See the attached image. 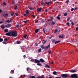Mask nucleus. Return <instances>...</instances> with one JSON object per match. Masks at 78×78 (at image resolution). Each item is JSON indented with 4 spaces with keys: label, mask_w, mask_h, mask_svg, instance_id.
<instances>
[{
    "label": "nucleus",
    "mask_w": 78,
    "mask_h": 78,
    "mask_svg": "<svg viewBox=\"0 0 78 78\" xmlns=\"http://www.w3.org/2000/svg\"><path fill=\"white\" fill-rule=\"evenodd\" d=\"M6 36H8L10 37H16L17 36V32L16 31H10L5 34Z\"/></svg>",
    "instance_id": "nucleus-1"
},
{
    "label": "nucleus",
    "mask_w": 78,
    "mask_h": 78,
    "mask_svg": "<svg viewBox=\"0 0 78 78\" xmlns=\"http://www.w3.org/2000/svg\"><path fill=\"white\" fill-rule=\"evenodd\" d=\"M50 47V44H49L47 46H44L42 45L41 48L42 49H48L49 47Z\"/></svg>",
    "instance_id": "nucleus-2"
},
{
    "label": "nucleus",
    "mask_w": 78,
    "mask_h": 78,
    "mask_svg": "<svg viewBox=\"0 0 78 78\" xmlns=\"http://www.w3.org/2000/svg\"><path fill=\"white\" fill-rule=\"evenodd\" d=\"M12 25L11 24H8L5 26V27H7V28H10L11 27Z\"/></svg>",
    "instance_id": "nucleus-3"
},
{
    "label": "nucleus",
    "mask_w": 78,
    "mask_h": 78,
    "mask_svg": "<svg viewBox=\"0 0 78 78\" xmlns=\"http://www.w3.org/2000/svg\"><path fill=\"white\" fill-rule=\"evenodd\" d=\"M2 16H3V17H4L6 18V17H7L9 16V15L8 14L6 13L2 14Z\"/></svg>",
    "instance_id": "nucleus-4"
},
{
    "label": "nucleus",
    "mask_w": 78,
    "mask_h": 78,
    "mask_svg": "<svg viewBox=\"0 0 78 78\" xmlns=\"http://www.w3.org/2000/svg\"><path fill=\"white\" fill-rule=\"evenodd\" d=\"M35 63H37V64L38 63H40V61H39V60L37 59H35Z\"/></svg>",
    "instance_id": "nucleus-5"
},
{
    "label": "nucleus",
    "mask_w": 78,
    "mask_h": 78,
    "mask_svg": "<svg viewBox=\"0 0 78 78\" xmlns=\"http://www.w3.org/2000/svg\"><path fill=\"white\" fill-rule=\"evenodd\" d=\"M41 10H42V8H40L38 9H37V12H41Z\"/></svg>",
    "instance_id": "nucleus-6"
},
{
    "label": "nucleus",
    "mask_w": 78,
    "mask_h": 78,
    "mask_svg": "<svg viewBox=\"0 0 78 78\" xmlns=\"http://www.w3.org/2000/svg\"><path fill=\"white\" fill-rule=\"evenodd\" d=\"M40 62H44L45 61L42 58H41L39 60Z\"/></svg>",
    "instance_id": "nucleus-7"
},
{
    "label": "nucleus",
    "mask_w": 78,
    "mask_h": 78,
    "mask_svg": "<svg viewBox=\"0 0 78 78\" xmlns=\"http://www.w3.org/2000/svg\"><path fill=\"white\" fill-rule=\"evenodd\" d=\"M69 72L71 73H75V72H76V70H70Z\"/></svg>",
    "instance_id": "nucleus-8"
},
{
    "label": "nucleus",
    "mask_w": 78,
    "mask_h": 78,
    "mask_svg": "<svg viewBox=\"0 0 78 78\" xmlns=\"http://www.w3.org/2000/svg\"><path fill=\"white\" fill-rule=\"evenodd\" d=\"M51 41L52 43H54V42H56V40H55V39H52L51 40Z\"/></svg>",
    "instance_id": "nucleus-9"
},
{
    "label": "nucleus",
    "mask_w": 78,
    "mask_h": 78,
    "mask_svg": "<svg viewBox=\"0 0 78 78\" xmlns=\"http://www.w3.org/2000/svg\"><path fill=\"white\" fill-rule=\"evenodd\" d=\"M51 25H55V22H54V21H51Z\"/></svg>",
    "instance_id": "nucleus-10"
},
{
    "label": "nucleus",
    "mask_w": 78,
    "mask_h": 78,
    "mask_svg": "<svg viewBox=\"0 0 78 78\" xmlns=\"http://www.w3.org/2000/svg\"><path fill=\"white\" fill-rule=\"evenodd\" d=\"M53 75H57V73L56 71H54L53 73Z\"/></svg>",
    "instance_id": "nucleus-11"
},
{
    "label": "nucleus",
    "mask_w": 78,
    "mask_h": 78,
    "mask_svg": "<svg viewBox=\"0 0 78 78\" xmlns=\"http://www.w3.org/2000/svg\"><path fill=\"white\" fill-rule=\"evenodd\" d=\"M25 12L27 14H29V10H26V11Z\"/></svg>",
    "instance_id": "nucleus-12"
},
{
    "label": "nucleus",
    "mask_w": 78,
    "mask_h": 78,
    "mask_svg": "<svg viewBox=\"0 0 78 78\" xmlns=\"http://www.w3.org/2000/svg\"><path fill=\"white\" fill-rule=\"evenodd\" d=\"M39 31V29H36L35 30V33H37V32Z\"/></svg>",
    "instance_id": "nucleus-13"
},
{
    "label": "nucleus",
    "mask_w": 78,
    "mask_h": 78,
    "mask_svg": "<svg viewBox=\"0 0 78 78\" xmlns=\"http://www.w3.org/2000/svg\"><path fill=\"white\" fill-rule=\"evenodd\" d=\"M59 42H61V41H55V44H58V43H59Z\"/></svg>",
    "instance_id": "nucleus-14"
},
{
    "label": "nucleus",
    "mask_w": 78,
    "mask_h": 78,
    "mask_svg": "<svg viewBox=\"0 0 78 78\" xmlns=\"http://www.w3.org/2000/svg\"><path fill=\"white\" fill-rule=\"evenodd\" d=\"M45 67L46 68H50V66H49L48 65H46V66H45Z\"/></svg>",
    "instance_id": "nucleus-15"
},
{
    "label": "nucleus",
    "mask_w": 78,
    "mask_h": 78,
    "mask_svg": "<svg viewBox=\"0 0 78 78\" xmlns=\"http://www.w3.org/2000/svg\"><path fill=\"white\" fill-rule=\"evenodd\" d=\"M14 73V70H12L10 72V73L11 74H13Z\"/></svg>",
    "instance_id": "nucleus-16"
},
{
    "label": "nucleus",
    "mask_w": 78,
    "mask_h": 78,
    "mask_svg": "<svg viewBox=\"0 0 78 78\" xmlns=\"http://www.w3.org/2000/svg\"><path fill=\"white\" fill-rule=\"evenodd\" d=\"M28 8H29V9H30V10H33V8L31 7H30V6H28Z\"/></svg>",
    "instance_id": "nucleus-17"
},
{
    "label": "nucleus",
    "mask_w": 78,
    "mask_h": 78,
    "mask_svg": "<svg viewBox=\"0 0 78 78\" xmlns=\"http://www.w3.org/2000/svg\"><path fill=\"white\" fill-rule=\"evenodd\" d=\"M45 3H46V4H47V5H48L50 3H51V1H50V2H45Z\"/></svg>",
    "instance_id": "nucleus-18"
},
{
    "label": "nucleus",
    "mask_w": 78,
    "mask_h": 78,
    "mask_svg": "<svg viewBox=\"0 0 78 78\" xmlns=\"http://www.w3.org/2000/svg\"><path fill=\"white\" fill-rule=\"evenodd\" d=\"M37 66H42V64L41 63H37Z\"/></svg>",
    "instance_id": "nucleus-19"
},
{
    "label": "nucleus",
    "mask_w": 78,
    "mask_h": 78,
    "mask_svg": "<svg viewBox=\"0 0 78 78\" xmlns=\"http://www.w3.org/2000/svg\"><path fill=\"white\" fill-rule=\"evenodd\" d=\"M4 31H5V32L6 33H8V31H9L8 29H5Z\"/></svg>",
    "instance_id": "nucleus-20"
},
{
    "label": "nucleus",
    "mask_w": 78,
    "mask_h": 78,
    "mask_svg": "<svg viewBox=\"0 0 78 78\" xmlns=\"http://www.w3.org/2000/svg\"><path fill=\"white\" fill-rule=\"evenodd\" d=\"M30 68H29V67H28L27 68V72H29V70H30Z\"/></svg>",
    "instance_id": "nucleus-21"
},
{
    "label": "nucleus",
    "mask_w": 78,
    "mask_h": 78,
    "mask_svg": "<svg viewBox=\"0 0 78 78\" xmlns=\"http://www.w3.org/2000/svg\"><path fill=\"white\" fill-rule=\"evenodd\" d=\"M3 41V38H0V42H2Z\"/></svg>",
    "instance_id": "nucleus-22"
},
{
    "label": "nucleus",
    "mask_w": 78,
    "mask_h": 78,
    "mask_svg": "<svg viewBox=\"0 0 78 78\" xmlns=\"http://www.w3.org/2000/svg\"><path fill=\"white\" fill-rule=\"evenodd\" d=\"M47 41H45V40H43V41H42V43L43 44H45V43H46V42Z\"/></svg>",
    "instance_id": "nucleus-23"
},
{
    "label": "nucleus",
    "mask_w": 78,
    "mask_h": 78,
    "mask_svg": "<svg viewBox=\"0 0 78 78\" xmlns=\"http://www.w3.org/2000/svg\"><path fill=\"white\" fill-rule=\"evenodd\" d=\"M59 38L62 39V38H63V37H64V36H61V35H59Z\"/></svg>",
    "instance_id": "nucleus-24"
},
{
    "label": "nucleus",
    "mask_w": 78,
    "mask_h": 78,
    "mask_svg": "<svg viewBox=\"0 0 78 78\" xmlns=\"http://www.w3.org/2000/svg\"><path fill=\"white\" fill-rule=\"evenodd\" d=\"M41 51H42V49L41 48H40L38 50V51L39 52H41Z\"/></svg>",
    "instance_id": "nucleus-25"
},
{
    "label": "nucleus",
    "mask_w": 78,
    "mask_h": 78,
    "mask_svg": "<svg viewBox=\"0 0 78 78\" xmlns=\"http://www.w3.org/2000/svg\"><path fill=\"white\" fill-rule=\"evenodd\" d=\"M5 26L2 25L1 26V28H2V29H4V28H5Z\"/></svg>",
    "instance_id": "nucleus-26"
},
{
    "label": "nucleus",
    "mask_w": 78,
    "mask_h": 78,
    "mask_svg": "<svg viewBox=\"0 0 78 78\" xmlns=\"http://www.w3.org/2000/svg\"><path fill=\"white\" fill-rule=\"evenodd\" d=\"M53 20V17H51L50 19L49 20H48V21H51V20Z\"/></svg>",
    "instance_id": "nucleus-27"
},
{
    "label": "nucleus",
    "mask_w": 78,
    "mask_h": 78,
    "mask_svg": "<svg viewBox=\"0 0 78 78\" xmlns=\"http://www.w3.org/2000/svg\"><path fill=\"white\" fill-rule=\"evenodd\" d=\"M57 19H58V20H60V19H61V18H60V17H59V16H58L57 17Z\"/></svg>",
    "instance_id": "nucleus-28"
},
{
    "label": "nucleus",
    "mask_w": 78,
    "mask_h": 78,
    "mask_svg": "<svg viewBox=\"0 0 78 78\" xmlns=\"http://www.w3.org/2000/svg\"><path fill=\"white\" fill-rule=\"evenodd\" d=\"M5 22H7V23H9L10 22V21L9 20H7L5 21Z\"/></svg>",
    "instance_id": "nucleus-29"
},
{
    "label": "nucleus",
    "mask_w": 78,
    "mask_h": 78,
    "mask_svg": "<svg viewBox=\"0 0 78 78\" xmlns=\"http://www.w3.org/2000/svg\"><path fill=\"white\" fill-rule=\"evenodd\" d=\"M27 35H24L23 36L24 38H27Z\"/></svg>",
    "instance_id": "nucleus-30"
},
{
    "label": "nucleus",
    "mask_w": 78,
    "mask_h": 78,
    "mask_svg": "<svg viewBox=\"0 0 78 78\" xmlns=\"http://www.w3.org/2000/svg\"><path fill=\"white\" fill-rule=\"evenodd\" d=\"M16 9H17V6L16 5L15 7V9L16 10Z\"/></svg>",
    "instance_id": "nucleus-31"
},
{
    "label": "nucleus",
    "mask_w": 78,
    "mask_h": 78,
    "mask_svg": "<svg viewBox=\"0 0 78 78\" xmlns=\"http://www.w3.org/2000/svg\"><path fill=\"white\" fill-rule=\"evenodd\" d=\"M17 44H20V41H17Z\"/></svg>",
    "instance_id": "nucleus-32"
},
{
    "label": "nucleus",
    "mask_w": 78,
    "mask_h": 78,
    "mask_svg": "<svg viewBox=\"0 0 78 78\" xmlns=\"http://www.w3.org/2000/svg\"><path fill=\"white\" fill-rule=\"evenodd\" d=\"M25 47L24 46H23L21 48V50H22V49H23Z\"/></svg>",
    "instance_id": "nucleus-33"
},
{
    "label": "nucleus",
    "mask_w": 78,
    "mask_h": 78,
    "mask_svg": "<svg viewBox=\"0 0 78 78\" xmlns=\"http://www.w3.org/2000/svg\"><path fill=\"white\" fill-rule=\"evenodd\" d=\"M4 41H6V42H8V39L7 38H5Z\"/></svg>",
    "instance_id": "nucleus-34"
},
{
    "label": "nucleus",
    "mask_w": 78,
    "mask_h": 78,
    "mask_svg": "<svg viewBox=\"0 0 78 78\" xmlns=\"http://www.w3.org/2000/svg\"><path fill=\"white\" fill-rule=\"evenodd\" d=\"M30 78H36L35 76H32L30 77Z\"/></svg>",
    "instance_id": "nucleus-35"
},
{
    "label": "nucleus",
    "mask_w": 78,
    "mask_h": 78,
    "mask_svg": "<svg viewBox=\"0 0 78 78\" xmlns=\"http://www.w3.org/2000/svg\"><path fill=\"white\" fill-rule=\"evenodd\" d=\"M57 31H58V30L57 29H56L55 30V31H54L55 33H57Z\"/></svg>",
    "instance_id": "nucleus-36"
},
{
    "label": "nucleus",
    "mask_w": 78,
    "mask_h": 78,
    "mask_svg": "<svg viewBox=\"0 0 78 78\" xmlns=\"http://www.w3.org/2000/svg\"><path fill=\"white\" fill-rule=\"evenodd\" d=\"M19 27V25L18 24L15 27V28H17V27Z\"/></svg>",
    "instance_id": "nucleus-37"
},
{
    "label": "nucleus",
    "mask_w": 78,
    "mask_h": 78,
    "mask_svg": "<svg viewBox=\"0 0 78 78\" xmlns=\"http://www.w3.org/2000/svg\"><path fill=\"white\" fill-rule=\"evenodd\" d=\"M32 16L34 17V18H35L36 17V16L35 15H32Z\"/></svg>",
    "instance_id": "nucleus-38"
},
{
    "label": "nucleus",
    "mask_w": 78,
    "mask_h": 78,
    "mask_svg": "<svg viewBox=\"0 0 78 78\" xmlns=\"http://www.w3.org/2000/svg\"><path fill=\"white\" fill-rule=\"evenodd\" d=\"M23 22H24V23H27V21H23Z\"/></svg>",
    "instance_id": "nucleus-39"
},
{
    "label": "nucleus",
    "mask_w": 78,
    "mask_h": 78,
    "mask_svg": "<svg viewBox=\"0 0 78 78\" xmlns=\"http://www.w3.org/2000/svg\"><path fill=\"white\" fill-rule=\"evenodd\" d=\"M43 31L44 33H45V29L44 28H43Z\"/></svg>",
    "instance_id": "nucleus-40"
},
{
    "label": "nucleus",
    "mask_w": 78,
    "mask_h": 78,
    "mask_svg": "<svg viewBox=\"0 0 78 78\" xmlns=\"http://www.w3.org/2000/svg\"><path fill=\"white\" fill-rule=\"evenodd\" d=\"M66 3L67 4H68V3H69V0H67L66 1Z\"/></svg>",
    "instance_id": "nucleus-41"
},
{
    "label": "nucleus",
    "mask_w": 78,
    "mask_h": 78,
    "mask_svg": "<svg viewBox=\"0 0 78 78\" xmlns=\"http://www.w3.org/2000/svg\"><path fill=\"white\" fill-rule=\"evenodd\" d=\"M70 19V18L69 17H68L67 19V21H69Z\"/></svg>",
    "instance_id": "nucleus-42"
},
{
    "label": "nucleus",
    "mask_w": 78,
    "mask_h": 78,
    "mask_svg": "<svg viewBox=\"0 0 78 78\" xmlns=\"http://www.w3.org/2000/svg\"><path fill=\"white\" fill-rule=\"evenodd\" d=\"M71 24L72 25H73H73H74V23H73V22H72L71 23Z\"/></svg>",
    "instance_id": "nucleus-43"
},
{
    "label": "nucleus",
    "mask_w": 78,
    "mask_h": 78,
    "mask_svg": "<svg viewBox=\"0 0 78 78\" xmlns=\"http://www.w3.org/2000/svg\"><path fill=\"white\" fill-rule=\"evenodd\" d=\"M66 24H67V25H68V26H70V25H69V24H70V23H66Z\"/></svg>",
    "instance_id": "nucleus-44"
},
{
    "label": "nucleus",
    "mask_w": 78,
    "mask_h": 78,
    "mask_svg": "<svg viewBox=\"0 0 78 78\" xmlns=\"http://www.w3.org/2000/svg\"><path fill=\"white\" fill-rule=\"evenodd\" d=\"M67 13H65L64 14V16H67Z\"/></svg>",
    "instance_id": "nucleus-45"
},
{
    "label": "nucleus",
    "mask_w": 78,
    "mask_h": 78,
    "mask_svg": "<svg viewBox=\"0 0 78 78\" xmlns=\"http://www.w3.org/2000/svg\"><path fill=\"white\" fill-rule=\"evenodd\" d=\"M73 10H74V9H73V8H72L71 9V11H73Z\"/></svg>",
    "instance_id": "nucleus-46"
},
{
    "label": "nucleus",
    "mask_w": 78,
    "mask_h": 78,
    "mask_svg": "<svg viewBox=\"0 0 78 78\" xmlns=\"http://www.w3.org/2000/svg\"><path fill=\"white\" fill-rule=\"evenodd\" d=\"M38 45V44H37V43H35V46H37Z\"/></svg>",
    "instance_id": "nucleus-47"
},
{
    "label": "nucleus",
    "mask_w": 78,
    "mask_h": 78,
    "mask_svg": "<svg viewBox=\"0 0 78 78\" xmlns=\"http://www.w3.org/2000/svg\"><path fill=\"white\" fill-rule=\"evenodd\" d=\"M48 10L47 9H46L45 10V12H48Z\"/></svg>",
    "instance_id": "nucleus-48"
},
{
    "label": "nucleus",
    "mask_w": 78,
    "mask_h": 78,
    "mask_svg": "<svg viewBox=\"0 0 78 78\" xmlns=\"http://www.w3.org/2000/svg\"><path fill=\"white\" fill-rule=\"evenodd\" d=\"M27 14H27V13L25 14L24 15V16H27Z\"/></svg>",
    "instance_id": "nucleus-49"
},
{
    "label": "nucleus",
    "mask_w": 78,
    "mask_h": 78,
    "mask_svg": "<svg viewBox=\"0 0 78 78\" xmlns=\"http://www.w3.org/2000/svg\"><path fill=\"white\" fill-rule=\"evenodd\" d=\"M34 61H35L34 59L31 60V61H32V62H34Z\"/></svg>",
    "instance_id": "nucleus-50"
},
{
    "label": "nucleus",
    "mask_w": 78,
    "mask_h": 78,
    "mask_svg": "<svg viewBox=\"0 0 78 78\" xmlns=\"http://www.w3.org/2000/svg\"><path fill=\"white\" fill-rule=\"evenodd\" d=\"M49 54H51V51H50L49 52Z\"/></svg>",
    "instance_id": "nucleus-51"
},
{
    "label": "nucleus",
    "mask_w": 78,
    "mask_h": 78,
    "mask_svg": "<svg viewBox=\"0 0 78 78\" xmlns=\"http://www.w3.org/2000/svg\"><path fill=\"white\" fill-rule=\"evenodd\" d=\"M76 31H77V30H78V27H76Z\"/></svg>",
    "instance_id": "nucleus-52"
},
{
    "label": "nucleus",
    "mask_w": 78,
    "mask_h": 78,
    "mask_svg": "<svg viewBox=\"0 0 78 78\" xmlns=\"http://www.w3.org/2000/svg\"><path fill=\"white\" fill-rule=\"evenodd\" d=\"M38 23V20H37L35 22V23Z\"/></svg>",
    "instance_id": "nucleus-53"
},
{
    "label": "nucleus",
    "mask_w": 78,
    "mask_h": 78,
    "mask_svg": "<svg viewBox=\"0 0 78 78\" xmlns=\"http://www.w3.org/2000/svg\"><path fill=\"white\" fill-rule=\"evenodd\" d=\"M12 3L13 4H14L15 3L14 2V1H13L12 2Z\"/></svg>",
    "instance_id": "nucleus-54"
},
{
    "label": "nucleus",
    "mask_w": 78,
    "mask_h": 78,
    "mask_svg": "<svg viewBox=\"0 0 78 78\" xmlns=\"http://www.w3.org/2000/svg\"><path fill=\"white\" fill-rule=\"evenodd\" d=\"M3 5H6V3L4 2L3 3Z\"/></svg>",
    "instance_id": "nucleus-55"
},
{
    "label": "nucleus",
    "mask_w": 78,
    "mask_h": 78,
    "mask_svg": "<svg viewBox=\"0 0 78 78\" xmlns=\"http://www.w3.org/2000/svg\"><path fill=\"white\" fill-rule=\"evenodd\" d=\"M2 12V10L1 9H0V13H1Z\"/></svg>",
    "instance_id": "nucleus-56"
},
{
    "label": "nucleus",
    "mask_w": 78,
    "mask_h": 78,
    "mask_svg": "<svg viewBox=\"0 0 78 78\" xmlns=\"http://www.w3.org/2000/svg\"><path fill=\"white\" fill-rule=\"evenodd\" d=\"M29 71L30 72H31V71H32V69H30Z\"/></svg>",
    "instance_id": "nucleus-57"
},
{
    "label": "nucleus",
    "mask_w": 78,
    "mask_h": 78,
    "mask_svg": "<svg viewBox=\"0 0 78 78\" xmlns=\"http://www.w3.org/2000/svg\"><path fill=\"white\" fill-rule=\"evenodd\" d=\"M13 15H14V13H12L11 14V16H13Z\"/></svg>",
    "instance_id": "nucleus-58"
},
{
    "label": "nucleus",
    "mask_w": 78,
    "mask_h": 78,
    "mask_svg": "<svg viewBox=\"0 0 78 78\" xmlns=\"http://www.w3.org/2000/svg\"><path fill=\"white\" fill-rule=\"evenodd\" d=\"M16 15L17 16V15H18V13H16Z\"/></svg>",
    "instance_id": "nucleus-59"
},
{
    "label": "nucleus",
    "mask_w": 78,
    "mask_h": 78,
    "mask_svg": "<svg viewBox=\"0 0 78 78\" xmlns=\"http://www.w3.org/2000/svg\"><path fill=\"white\" fill-rule=\"evenodd\" d=\"M44 2L41 3V5H44Z\"/></svg>",
    "instance_id": "nucleus-60"
},
{
    "label": "nucleus",
    "mask_w": 78,
    "mask_h": 78,
    "mask_svg": "<svg viewBox=\"0 0 78 78\" xmlns=\"http://www.w3.org/2000/svg\"><path fill=\"white\" fill-rule=\"evenodd\" d=\"M3 23V22L2 21H0V24L1 23Z\"/></svg>",
    "instance_id": "nucleus-61"
},
{
    "label": "nucleus",
    "mask_w": 78,
    "mask_h": 78,
    "mask_svg": "<svg viewBox=\"0 0 78 78\" xmlns=\"http://www.w3.org/2000/svg\"><path fill=\"white\" fill-rule=\"evenodd\" d=\"M24 58H26V55H23Z\"/></svg>",
    "instance_id": "nucleus-62"
},
{
    "label": "nucleus",
    "mask_w": 78,
    "mask_h": 78,
    "mask_svg": "<svg viewBox=\"0 0 78 78\" xmlns=\"http://www.w3.org/2000/svg\"><path fill=\"white\" fill-rule=\"evenodd\" d=\"M3 43L4 44H6V43L5 42H3Z\"/></svg>",
    "instance_id": "nucleus-63"
},
{
    "label": "nucleus",
    "mask_w": 78,
    "mask_h": 78,
    "mask_svg": "<svg viewBox=\"0 0 78 78\" xmlns=\"http://www.w3.org/2000/svg\"><path fill=\"white\" fill-rule=\"evenodd\" d=\"M42 78V77H37V78Z\"/></svg>",
    "instance_id": "nucleus-64"
}]
</instances>
